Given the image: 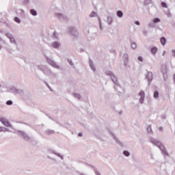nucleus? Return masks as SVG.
Listing matches in <instances>:
<instances>
[{
  "mask_svg": "<svg viewBox=\"0 0 175 175\" xmlns=\"http://www.w3.org/2000/svg\"><path fill=\"white\" fill-rule=\"evenodd\" d=\"M150 142L152 143L153 146H156V147H158V148H159V150L163 154H164V155H166V157H169V152H167V150H166V148L162 144V142H161V141L150 137Z\"/></svg>",
  "mask_w": 175,
  "mask_h": 175,
  "instance_id": "f257e3e1",
  "label": "nucleus"
},
{
  "mask_svg": "<svg viewBox=\"0 0 175 175\" xmlns=\"http://www.w3.org/2000/svg\"><path fill=\"white\" fill-rule=\"evenodd\" d=\"M2 92H9L10 94H13L14 95L23 96L25 94V90L21 88H7L2 90V89L0 88V94H2Z\"/></svg>",
  "mask_w": 175,
  "mask_h": 175,
  "instance_id": "f03ea898",
  "label": "nucleus"
},
{
  "mask_svg": "<svg viewBox=\"0 0 175 175\" xmlns=\"http://www.w3.org/2000/svg\"><path fill=\"white\" fill-rule=\"evenodd\" d=\"M105 75L110 77L111 81H113V84H115V85H118V87H120V85H118V80L117 79V77L116 76V75H114V73H113V72L110 70H107L105 71Z\"/></svg>",
  "mask_w": 175,
  "mask_h": 175,
  "instance_id": "7ed1b4c3",
  "label": "nucleus"
},
{
  "mask_svg": "<svg viewBox=\"0 0 175 175\" xmlns=\"http://www.w3.org/2000/svg\"><path fill=\"white\" fill-rule=\"evenodd\" d=\"M16 133H18L21 137H23L26 142H32V138L28 135V134L23 131L17 130Z\"/></svg>",
  "mask_w": 175,
  "mask_h": 175,
  "instance_id": "20e7f679",
  "label": "nucleus"
},
{
  "mask_svg": "<svg viewBox=\"0 0 175 175\" xmlns=\"http://www.w3.org/2000/svg\"><path fill=\"white\" fill-rule=\"evenodd\" d=\"M39 69H40V70H42L43 72V73H44V75H46V76H57V74L51 72V70H50L48 68H42L41 66H38Z\"/></svg>",
  "mask_w": 175,
  "mask_h": 175,
  "instance_id": "39448f33",
  "label": "nucleus"
},
{
  "mask_svg": "<svg viewBox=\"0 0 175 175\" xmlns=\"http://www.w3.org/2000/svg\"><path fill=\"white\" fill-rule=\"evenodd\" d=\"M68 31L72 36H75V38H77L79 36V31H77V29L74 27H68Z\"/></svg>",
  "mask_w": 175,
  "mask_h": 175,
  "instance_id": "423d86ee",
  "label": "nucleus"
},
{
  "mask_svg": "<svg viewBox=\"0 0 175 175\" xmlns=\"http://www.w3.org/2000/svg\"><path fill=\"white\" fill-rule=\"evenodd\" d=\"M5 36L10 39V43L12 44H15V46H17V41H16V38H14V36H13V34L10 33H6Z\"/></svg>",
  "mask_w": 175,
  "mask_h": 175,
  "instance_id": "0eeeda50",
  "label": "nucleus"
},
{
  "mask_svg": "<svg viewBox=\"0 0 175 175\" xmlns=\"http://www.w3.org/2000/svg\"><path fill=\"white\" fill-rule=\"evenodd\" d=\"M55 16L57 18H58V20H61V21H68L69 20L68 16L62 13H56Z\"/></svg>",
  "mask_w": 175,
  "mask_h": 175,
  "instance_id": "6e6552de",
  "label": "nucleus"
},
{
  "mask_svg": "<svg viewBox=\"0 0 175 175\" xmlns=\"http://www.w3.org/2000/svg\"><path fill=\"white\" fill-rule=\"evenodd\" d=\"M123 59L124 61V65L125 66V68H126V69H131V66H129V65H128V62H129V55H128V53H125L123 55Z\"/></svg>",
  "mask_w": 175,
  "mask_h": 175,
  "instance_id": "1a4fd4ad",
  "label": "nucleus"
},
{
  "mask_svg": "<svg viewBox=\"0 0 175 175\" xmlns=\"http://www.w3.org/2000/svg\"><path fill=\"white\" fill-rule=\"evenodd\" d=\"M46 61L48 64L51 65V66H53V68H55V69H59V66H58V64H57V63L54 62V60H53L52 59L46 57Z\"/></svg>",
  "mask_w": 175,
  "mask_h": 175,
  "instance_id": "9d476101",
  "label": "nucleus"
},
{
  "mask_svg": "<svg viewBox=\"0 0 175 175\" xmlns=\"http://www.w3.org/2000/svg\"><path fill=\"white\" fill-rule=\"evenodd\" d=\"M0 122L4 125V126H7L8 128H12V124L8 119L5 118H0Z\"/></svg>",
  "mask_w": 175,
  "mask_h": 175,
  "instance_id": "9b49d317",
  "label": "nucleus"
},
{
  "mask_svg": "<svg viewBox=\"0 0 175 175\" xmlns=\"http://www.w3.org/2000/svg\"><path fill=\"white\" fill-rule=\"evenodd\" d=\"M49 154H53V155H56V157H58V158H60V159H62V161H64V156H62V154L58 153L55 150L50 149V150H49Z\"/></svg>",
  "mask_w": 175,
  "mask_h": 175,
  "instance_id": "f8f14e48",
  "label": "nucleus"
},
{
  "mask_svg": "<svg viewBox=\"0 0 175 175\" xmlns=\"http://www.w3.org/2000/svg\"><path fill=\"white\" fill-rule=\"evenodd\" d=\"M145 79L148 80V84H150L152 81V73L151 72H148L147 75L145 76Z\"/></svg>",
  "mask_w": 175,
  "mask_h": 175,
  "instance_id": "ddd939ff",
  "label": "nucleus"
},
{
  "mask_svg": "<svg viewBox=\"0 0 175 175\" xmlns=\"http://www.w3.org/2000/svg\"><path fill=\"white\" fill-rule=\"evenodd\" d=\"M139 95L140 96L139 103H141V104L144 103V98H146V94L144 93V92L141 91V92H139Z\"/></svg>",
  "mask_w": 175,
  "mask_h": 175,
  "instance_id": "4468645a",
  "label": "nucleus"
},
{
  "mask_svg": "<svg viewBox=\"0 0 175 175\" xmlns=\"http://www.w3.org/2000/svg\"><path fill=\"white\" fill-rule=\"evenodd\" d=\"M161 73H163V77L167 76V67L166 66H163L161 70Z\"/></svg>",
  "mask_w": 175,
  "mask_h": 175,
  "instance_id": "2eb2a0df",
  "label": "nucleus"
},
{
  "mask_svg": "<svg viewBox=\"0 0 175 175\" xmlns=\"http://www.w3.org/2000/svg\"><path fill=\"white\" fill-rule=\"evenodd\" d=\"M52 38L54 40H59V34L55 31L53 33Z\"/></svg>",
  "mask_w": 175,
  "mask_h": 175,
  "instance_id": "dca6fc26",
  "label": "nucleus"
},
{
  "mask_svg": "<svg viewBox=\"0 0 175 175\" xmlns=\"http://www.w3.org/2000/svg\"><path fill=\"white\" fill-rule=\"evenodd\" d=\"M45 135H48V136H50L51 135H54L55 133V131H54V130H51V129H46L44 131Z\"/></svg>",
  "mask_w": 175,
  "mask_h": 175,
  "instance_id": "f3484780",
  "label": "nucleus"
},
{
  "mask_svg": "<svg viewBox=\"0 0 175 175\" xmlns=\"http://www.w3.org/2000/svg\"><path fill=\"white\" fill-rule=\"evenodd\" d=\"M60 46L61 44L57 41H55L52 43V46L53 47V49H59Z\"/></svg>",
  "mask_w": 175,
  "mask_h": 175,
  "instance_id": "a211bd4d",
  "label": "nucleus"
},
{
  "mask_svg": "<svg viewBox=\"0 0 175 175\" xmlns=\"http://www.w3.org/2000/svg\"><path fill=\"white\" fill-rule=\"evenodd\" d=\"M107 23L108 25H111V24H113V16H107Z\"/></svg>",
  "mask_w": 175,
  "mask_h": 175,
  "instance_id": "6ab92c4d",
  "label": "nucleus"
},
{
  "mask_svg": "<svg viewBox=\"0 0 175 175\" xmlns=\"http://www.w3.org/2000/svg\"><path fill=\"white\" fill-rule=\"evenodd\" d=\"M89 65L92 70H93V72H96V68H95V66H94V63L92 62V60L91 59L89 60Z\"/></svg>",
  "mask_w": 175,
  "mask_h": 175,
  "instance_id": "aec40b11",
  "label": "nucleus"
},
{
  "mask_svg": "<svg viewBox=\"0 0 175 175\" xmlns=\"http://www.w3.org/2000/svg\"><path fill=\"white\" fill-rule=\"evenodd\" d=\"M150 51L153 55H155L158 53V48L157 46H153L150 49Z\"/></svg>",
  "mask_w": 175,
  "mask_h": 175,
  "instance_id": "412c9836",
  "label": "nucleus"
},
{
  "mask_svg": "<svg viewBox=\"0 0 175 175\" xmlns=\"http://www.w3.org/2000/svg\"><path fill=\"white\" fill-rule=\"evenodd\" d=\"M72 96H74V98H77V99H79V100H80V99H81V96L80 95V94L76 93V92H72L71 93Z\"/></svg>",
  "mask_w": 175,
  "mask_h": 175,
  "instance_id": "4be33fe9",
  "label": "nucleus"
},
{
  "mask_svg": "<svg viewBox=\"0 0 175 175\" xmlns=\"http://www.w3.org/2000/svg\"><path fill=\"white\" fill-rule=\"evenodd\" d=\"M116 16H118L120 18H121V17H123L124 16V12H122V10H118L116 12Z\"/></svg>",
  "mask_w": 175,
  "mask_h": 175,
  "instance_id": "5701e85b",
  "label": "nucleus"
},
{
  "mask_svg": "<svg viewBox=\"0 0 175 175\" xmlns=\"http://www.w3.org/2000/svg\"><path fill=\"white\" fill-rule=\"evenodd\" d=\"M30 14L32 15V16H38V12L36 11V10L35 9H31L30 10Z\"/></svg>",
  "mask_w": 175,
  "mask_h": 175,
  "instance_id": "b1692460",
  "label": "nucleus"
},
{
  "mask_svg": "<svg viewBox=\"0 0 175 175\" xmlns=\"http://www.w3.org/2000/svg\"><path fill=\"white\" fill-rule=\"evenodd\" d=\"M146 131L149 135H152V129L151 128V125L148 126Z\"/></svg>",
  "mask_w": 175,
  "mask_h": 175,
  "instance_id": "393cba45",
  "label": "nucleus"
},
{
  "mask_svg": "<svg viewBox=\"0 0 175 175\" xmlns=\"http://www.w3.org/2000/svg\"><path fill=\"white\" fill-rule=\"evenodd\" d=\"M161 43L162 46H165L166 44V38L165 37H162L161 39Z\"/></svg>",
  "mask_w": 175,
  "mask_h": 175,
  "instance_id": "a878e982",
  "label": "nucleus"
},
{
  "mask_svg": "<svg viewBox=\"0 0 175 175\" xmlns=\"http://www.w3.org/2000/svg\"><path fill=\"white\" fill-rule=\"evenodd\" d=\"M153 97L154 99H158L159 98V92L158 91H154L153 94Z\"/></svg>",
  "mask_w": 175,
  "mask_h": 175,
  "instance_id": "bb28decb",
  "label": "nucleus"
},
{
  "mask_svg": "<svg viewBox=\"0 0 175 175\" xmlns=\"http://www.w3.org/2000/svg\"><path fill=\"white\" fill-rule=\"evenodd\" d=\"M122 154L124 155V157H129L131 155V153L128 150H124Z\"/></svg>",
  "mask_w": 175,
  "mask_h": 175,
  "instance_id": "cd10ccee",
  "label": "nucleus"
},
{
  "mask_svg": "<svg viewBox=\"0 0 175 175\" xmlns=\"http://www.w3.org/2000/svg\"><path fill=\"white\" fill-rule=\"evenodd\" d=\"M151 2H152V0H145L144 2V5H145V6H147V5H150V3H151Z\"/></svg>",
  "mask_w": 175,
  "mask_h": 175,
  "instance_id": "c85d7f7f",
  "label": "nucleus"
},
{
  "mask_svg": "<svg viewBox=\"0 0 175 175\" xmlns=\"http://www.w3.org/2000/svg\"><path fill=\"white\" fill-rule=\"evenodd\" d=\"M15 23H17V24H20V23H21V20L20 19V18L15 16L14 18Z\"/></svg>",
  "mask_w": 175,
  "mask_h": 175,
  "instance_id": "c756f323",
  "label": "nucleus"
},
{
  "mask_svg": "<svg viewBox=\"0 0 175 175\" xmlns=\"http://www.w3.org/2000/svg\"><path fill=\"white\" fill-rule=\"evenodd\" d=\"M148 27H150V28H155V23L154 22H150L148 23Z\"/></svg>",
  "mask_w": 175,
  "mask_h": 175,
  "instance_id": "7c9ffc66",
  "label": "nucleus"
},
{
  "mask_svg": "<svg viewBox=\"0 0 175 175\" xmlns=\"http://www.w3.org/2000/svg\"><path fill=\"white\" fill-rule=\"evenodd\" d=\"M136 47H137L136 42H132L131 43V49H133V50H136Z\"/></svg>",
  "mask_w": 175,
  "mask_h": 175,
  "instance_id": "2f4dec72",
  "label": "nucleus"
},
{
  "mask_svg": "<svg viewBox=\"0 0 175 175\" xmlns=\"http://www.w3.org/2000/svg\"><path fill=\"white\" fill-rule=\"evenodd\" d=\"M157 23H161V19L159 18H155L153 19V23L157 24Z\"/></svg>",
  "mask_w": 175,
  "mask_h": 175,
  "instance_id": "473e14b6",
  "label": "nucleus"
},
{
  "mask_svg": "<svg viewBox=\"0 0 175 175\" xmlns=\"http://www.w3.org/2000/svg\"><path fill=\"white\" fill-rule=\"evenodd\" d=\"M97 16H98V14H96V12L92 11L90 15V17H96Z\"/></svg>",
  "mask_w": 175,
  "mask_h": 175,
  "instance_id": "72a5a7b5",
  "label": "nucleus"
},
{
  "mask_svg": "<svg viewBox=\"0 0 175 175\" xmlns=\"http://www.w3.org/2000/svg\"><path fill=\"white\" fill-rule=\"evenodd\" d=\"M6 105L8 106H12V105H13V101L12 100H9L6 102Z\"/></svg>",
  "mask_w": 175,
  "mask_h": 175,
  "instance_id": "f704fd0d",
  "label": "nucleus"
},
{
  "mask_svg": "<svg viewBox=\"0 0 175 175\" xmlns=\"http://www.w3.org/2000/svg\"><path fill=\"white\" fill-rule=\"evenodd\" d=\"M1 129H2V132H10V130H9L5 127H1Z\"/></svg>",
  "mask_w": 175,
  "mask_h": 175,
  "instance_id": "c9c22d12",
  "label": "nucleus"
},
{
  "mask_svg": "<svg viewBox=\"0 0 175 175\" xmlns=\"http://www.w3.org/2000/svg\"><path fill=\"white\" fill-rule=\"evenodd\" d=\"M111 136L113 137L114 140H116V143H119L120 142L118 141V139H117V137H116V135L113 133H111Z\"/></svg>",
  "mask_w": 175,
  "mask_h": 175,
  "instance_id": "e433bc0d",
  "label": "nucleus"
},
{
  "mask_svg": "<svg viewBox=\"0 0 175 175\" xmlns=\"http://www.w3.org/2000/svg\"><path fill=\"white\" fill-rule=\"evenodd\" d=\"M162 8H167V4L165 1L161 2Z\"/></svg>",
  "mask_w": 175,
  "mask_h": 175,
  "instance_id": "4c0bfd02",
  "label": "nucleus"
},
{
  "mask_svg": "<svg viewBox=\"0 0 175 175\" xmlns=\"http://www.w3.org/2000/svg\"><path fill=\"white\" fill-rule=\"evenodd\" d=\"M68 62L71 66H73V62L71 60V59H68Z\"/></svg>",
  "mask_w": 175,
  "mask_h": 175,
  "instance_id": "58836bf2",
  "label": "nucleus"
},
{
  "mask_svg": "<svg viewBox=\"0 0 175 175\" xmlns=\"http://www.w3.org/2000/svg\"><path fill=\"white\" fill-rule=\"evenodd\" d=\"M25 5H28L29 3V0H23Z\"/></svg>",
  "mask_w": 175,
  "mask_h": 175,
  "instance_id": "ea45409f",
  "label": "nucleus"
},
{
  "mask_svg": "<svg viewBox=\"0 0 175 175\" xmlns=\"http://www.w3.org/2000/svg\"><path fill=\"white\" fill-rule=\"evenodd\" d=\"M138 61H139L140 62H143L144 61V59H143V57L142 56H139L138 58H137Z\"/></svg>",
  "mask_w": 175,
  "mask_h": 175,
  "instance_id": "a19ab883",
  "label": "nucleus"
},
{
  "mask_svg": "<svg viewBox=\"0 0 175 175\" xmlns=\"http://www.w3.org/2000/svg\"><path fill=\"white\" fill-rule=\"evenodd\" d=\"M94 173L96 175H100V172H99L96 169H94Z\"/></svg>",
  "mask_w": 175,
  "mask_h": 175,
  "instance_id": "79ce46f5",
  "label": "nucleus"
},
{
  "mask_svg": "<svg viewBox=\"0 0 175 175\" xmlns=\"http://www.w3.org/2000/svg\"><path fill=\"white\" fill-rule=\"evenodd\" d=\"M98 23L100 25V29H102V23L100 22V18H98Z\"/></svg>",
  "mask_w": 175,
  "mask_h": 175,
  "instance_id": "37998d69",
  "label": "nucleus"
},
{
  "mask_svg": "<svg viewBox=\"0 0 175 175\" xmlns=\"http://www.w3.org/2000/svg\"><path fill=\"white\" fill-rule=\"evenodd\" d=\"M135 25H140V22L139 21H135Z\"/></svg>",
  "mask_w": 175,
  "mask_h": 175,
  "instance_id": "c03bdc74",
  "label": "nucleus"
},
{
  "mask_svg": "<svg viewBox=\"0 0 175 175\" xmlns=\"http://www.w3.org/2000/svg\"><path fill=\"white\" fill-rule=\"evenodd\" d=\"M159 131H160V132H163V128L162 126H160L159 128Z\"/></svg>",
  "mask_w": 175,
  "mask_h": 175,
  "instance_id": "a18cd8bd",
  "label": "nucleus"
},
{
  "mask_svg": "<svg viewBox=\"0 0 175 175\" xmlns=\"http://www.w3.org/2000/svg\"><path fill=\"white\" fill-rule=\"evenodd\" d=\"M78 136H79V137H81L83 136V133H78Z\"/></svg>",
  "mask_w": 175,
  "mask_h": 175,
  "instance_id": "49530a36",
  "label": "nucleus"
},
{
  "mask_svg": "<svg viewBox=\"0 0 175 175\" xmlns=\"http://www.w3.org/2000/svg\"><path fill=\"white\" fill-rule=\"evenodd\" d=\"M165 55H166V51H163V54H162L163 57H165Z\"/></svg>",
  "mask_w": 175,
  "mask_h": 175,
  "instance_id": "de8ad7c7",
  "label": "nucleus"
},
{
  "mask_svg": "<svg viewBox=\"0 0 175 175\" xmlns=\"http://www.w3.org/2000/svg\"><path fill=\"white\" fill-rule=\"evenodd\" d=\"M48 159H51L52 161H54L53 158L50 157V156H47Z\"/></svg>",
  "mask_w": 175,
  "mask_h": 175,
  "instance_id": "09e8293b",
  "label": "nucleus"
},
{
  "mask_svg": "<svg viewBox=\"0 0 175 175\" xmlns=\"http://www.w3.org/2000/svg\"><path fill=\"white\" fill-rule=\"evenodd\" d=\"M50 91H51V92H54V94H57L55 93V92H54V90H53V88H49Z\"/></svg>",
  "mask_w": 175,
  "mask_h": 175,
  "instance_id": "8fccbe9b",
  "label": "nucleus"
},
{
  "mask_svg": "<svg viewBox=\"0 0 175 175\" xmlns=\"http://www.w3.org/2000/svg\"><path fill=\"white\" fill-rule=\"evenodd\" d=\"M49 118H50V120H53V121H57V120H54L53 118H51V116H49Z\"/></svg>",
  "mask_w": 175,
  "mask_h": 175,
  "instance_id": "3c124183",
  "label": "nucleus"
},
{
  "mask_svg": "<svg viewBox=\"0 0 175 175\" xmlns=\"http://www.w3.org/2000/svg\"><path fill=\"white\" fill-rule=\"evenodd\" d=\"M173 80H174V83H175V73H174V75H173Z\"/></svg>",
  "mask_w": 175,
  "mask_h": 175,
  "instance_id": "603ef678",
  "label": "nucleus"
},
{
  "mask_svg": "<svg viewBox=\"0 0 175 175\" xmlns=\"http://www.w3.org/2000/svg\"><path fill=\"white\" fill-rule=\"evenodd\" d=\"M45 83L46 85V87H48V88H51L50 86L49 85V84H47V83L45 82Z\"/></svg>",
  "mask_w": 175,
  "mask_h": 175,
  "instance_id": "864d4df0",
  "label": "nucleus"
},
{
  "mask_svg": "<svg viewBox=\"0 0 175 175\" xmlns=\"http://www.w3.org/2000/svg\"><path fill=\"white\" fill-rule=\"evenodd\" d=\"M119 114L120 115L122 114V111H119Z\"/></svg>",
  "mask_w": 175,
  "mask_h": 175,
  "instance_id": "5fc2aeb1",
  "label": "nucleus"
},
{
  "mask_svg": "<svg viewBox=\"0 0 175 175\" xmlns=\"http://www.w3.org/2000/svg\"><path fill=\"white\" fill-rule=\"evenodd\" d=\"M144 33L145 35H146V34H147V31H144Z\"/></svg>",
  "mask_w": 175,
  "mask_h": 175,
  "instance_id": "6e6d98bb",
  "label": "nucleus"
},
{
  "mask_svg": "<svg viewBox=\"0 0 175 175\" xmlns=\"http://www.w3.org/2000/svg\"><path fill=\"white\" fill-rule=\"evenodd\" d=\"M0 132H2V126H0Z\"/></svg>",
  "mask_w": 175,
  "mask_h": 175,
  "instance_id": "4d7b16f0",
  "label": "nucleus"
},
{
  "mask_svg": "<svg viewBox=\"0 0 175 175\" xmlns=\"http://www.w3.org/2000/svg\"><path fill=\"white\" fill-rule=\"evenodd\" d=\"M79 175H85V174L83 173H79Z\"/></svg>",
  "mask_w": 175,
  "mask_h": 175,
  "instance_id": "13d9d810",
  "label": "nucleus"
},
{
  "mask_svg": "<svg viewBox=\"0 0 175 175\" xmlns=\"http://www.w3.org/2000/svg\"><path fill=\"white\" fill-rule=\"evenodd\" d=\"M0 40L2 42V40H3L2 39V38L0 37Z\"/></svg>",
  "mask_w": 175,
  "mask_h": 175,
  "instance_id": "bf43d9fd",
  "label": "nucleus"
},
{
  "mask_svg": "<svg viewBox=\"0 0 175 175\" xmlns=\"http://www.w3.org/2000/svg\"><path fill=\"white\" fill-rule=\"evenodd\" d=\"M22 13H24V10H21Z\"/></svg>",
  "mask_w": 175,
  "mask_h": 175,
  "instance_id": "052dcab7",
  "label": "nucleus"
},
{
  "mask_svg": "<svg viewBox=\"0 0 175 175\" xmlns=\"http://www.w3.org/2000/svg\"><path fill=\"white\" fill-rule=\"evenodd\" d=\"M2 49V46L0 45V50Z\"/></svg>",
  "mask_w": 175,
  "mask_h": 175,
  "instance_id": "680f3d73",
  "label": "nucleus"
},
{
  "mask_svg": "<svg viewBox=\"0 0 175 175\" xmlns=\"http://www.w3.org/2000/svg\"><path fill=\"white\" fill-rule=\"evenodd\" d=\"M1 87H2V85H0V88H1Z\"/></svg>",
  "mask_w": 175,
  "mask_h": 175,
  "instance_id": "e2e57ef3",
  "label": "nucleus"
}]
</instances>
